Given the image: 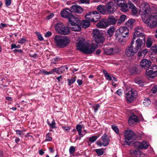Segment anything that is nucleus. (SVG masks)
<instances>
[{"instance_id": "44", "label": "nucleus", "mask_w": 157, "mask_h": 157, "mask_svg": "<svg viewBox=\"0 0 157 157\" xmlns=\"http://www.w3.org/2000/svg\"><path fill=\"white\" fill-rule=\"evenodd\" d=\"M36 34L38 37V40L41 41H43L44 40L43 38V37L42 35L40 33L36 32Z\"/></svg>"}, {"instance_id": "52", "label": "nucleus", "mask_w": 157, "mask_h": 157, "mask_svg": "<svg viewBox=\"0 0 157 157\" xmlns=\"http://www.w3.org/2000/svg\"><path fill=\"white\" fill-rule=\"evenodd\" d=\"M62 128L65 131L67 132L69 131L71 129V127L68 126H62Z\"/></svg>"}, {"instance_id": "8", "label": "nucleus", "mask_w": 157, "mask_h": 157, "mask_svg": "<svg viewBox=\"0 0 157 157\" xmlns=\"http://www.w3.org/2000/svg\"><path fill=\"white\" fill-rule=\"evenodd\" d=\"M143 30V29L141 27H137L135 29V31L132 40H133L134 42V40L136 39V37H139L137 40L139 39L141 40L143 43V45L144 44L145 36L144 34L142 33Z\"/></svg>"}, {"instance_id": "9", "label": "nucleus", "mask_w": 157, "mask_h": 157, "mask_svg": "<svg viewBox=\"0 0 157 157\" xmlns=\"http://www.w3.org/2000/svg\"><path fill=\"white\" fill-rule=\"evenodd\" d=\"M55 27L58 32L61 35H67L70 33L69 28L68 26H64L61 22L56 24Z\"/></svg>"}, {"instance_id": "42", "label": "nucleus", "mask_w": 157, "mask_h": 157, "mask_svg": "<svg viewBox=\"0 0 157 157\" xmlns=\"http://www.w3.org/2000/svg\"><path fill=\"white\" fill-rule=\"evenodd\" d=\"M135 22V20L134 19H131L129 20L126 22V24L128 26L132 25Z\"/></svg>"}, {"instance_id": "22", "label": "nucleus", "mask_w": 157, "mask_h": 157, "mask_svg": "<svg viewBox=\"0 0 157 157\" xmlns=\"http://www.w3.org/2000/svg\"><path fill=\"white\" fill-rule=\"evenodd\" d=\"M97 9L102 14H105L106 12V7L104 5H98L97 8Z\"/></svg>"}, {"instance_id": "16", "label": "nucleus", "mask_w": 157, "mask_h": 157, "mask_svg": "<svg viewBox=\"0 0 157 157\" xmlns=\"http://www.w3.org/2000/svg\"><path fill=\"white\" fill-rule=\"evenodd\" d=\"M138 117L135 114H132L128 119V123L130 126H132L133 124L139 121Z\"/></svg>"}, {"instance_id": "62", "label": "nucleus", "mask_w": 157, "mask_h": 157, "mask_svg": "<svg viewBox=\"0 0 157 157\" xmlns=\"http://www.w3.org/2000/svg\"><path fill=\"white\" fill-rule=\"evenodd\" d=\"M52 140V138L50 136H46L45 140L47 141H51Z\"/></svg>"}, {"instance_id": "4", "label": "nucleus", "mask_w": 157, "mask_h": 157, "mask_svg": "<svg viewBox=\"0 0 157 157\" xmlns=\"http://www.w3.org/2000/svg\"><path fill=\"white\" fill-rule=\"evenodd\" d=\"M97 47L95 44L92 45L90 47L87 44L85 45L83 41L80 40L78 43L77 48L81 52L86 54H90L94 51Z\"/></svg>"}, {"instance_id": "51", "label": "nucleus", "mask_w": 157, "mask_h": 157, "mask_svg": "<svg viewBox=\"0 0 157 157\" xmlns=\"http://www.w3.org/2000/svg\"><path fill=\"white\" fill-rule=\"evenodd\" d=\"M42 73H43L44 75H48L49 74H52V72L50 71H47L44 70H43L42 71Z\"/></svg>"}, {"instance_id": "3", "label": "nucleus", "mask_w": 157, "mask_h": 157, "mask_svg": "<svg viewBox=\"0 0 157 157\" xmlns=\"http://www.w3.org/2000/svg\"><path fill=\"white\" fill-rule=\"evenodd\" d=\"M134 42L132 40L131 42L130 45L128 46L126 49L125 54L128 57L133 56L139 50L141 49L143 45L142 41L139 39L137 40L135 44V47H133Z\"/></svg>"}, {"instance_id": "5", "label": "nucleus", "mask_w": 157, "mask_h": 157, "mask_svg": "<svg viewBox=\"0 0 157 157\" xmlns=\"http://www.w3.org/2000/svg\"><path fill=\"white\" fill-rule=\"evenodd\" d=\"M54 40L56 45L62 48L65 47L70 41L67 36H56Z\"/></svg>"}, {"instance_id": "53", "label": "nucleus", "mask_w": 157, "mask_h": 157, "mask_svg": "<svg viewBox=\"0 0 157 157\" xmlns=\"http://www.w3.org/2000/svg\"><path fill=\"white\" fill-rule=\"evenodd\" d=\"M52 35V33L50 31L47 32L45 34V36L46 37H48L51 36Z\"/></svg>"}, {"instance_id": "40", "label": "nucleus", "mask_w": 157, "mask_h": 157, "mask_svg": "<svg viewBox=\"0 0 157 157\" xmlns=\"http://www.w3.org/2000/svg\"><path fill=\"white\" fill-rule=\"evenodd\" d=\"M47 124L51 128H56V123L54 120H53L51 123H50L49 121H47Z\"/></svg>"}, {"instance_id": "32", "label": "nucleus", "mask_w": 157, "mask_h": 157, "mask_svg": "<svg viewBox=\"0 0 157 157\" xmlns=\"http://www.w3.org/2000/svg\"><path fill=\"white\" fill-rule=\"evenodd\" d=\"M104 149L103 148L98 149H95V151L96 152L98 155V156H100L104 154Z\"/></svg>"}, {"instance_id": "31", "label": "nucleus", "mask_w": 157, "mask_h": 157, "mask_svg": "<svg viewBox=\"0 0 157 157\" xmlns=\"http://www.w3.org/2000/svg\"><path fill=\"white\" fill-rule=\"evenodd\" d=\"M76 76H74L71 77V78L67 79V85L69 86H71L76 81Z\"/></svg>"}, {"instance_id": "25", "label": "nucleus", "mask_w": 157, "mask_h": 157, "mask_svg": "<svg viewBox=\"0 0 157 157\" xmlns=\"http://www.w3.org/2000/svg\"><path fill=\"white\" fill-rule=\"evenodd\" d=\"M92 11L89 12L88 13H87L85 16V18L86 20L90 22H93V20L94 19L93 18Z\"/></svg>"}, {"instance_id": "55", "label": "nucleus", "mask_w": 157, "mask_h": 157, "mask_svg": "<svg viewBox=\"0 0 157 157\" xmlns=\"http://www.w3.org/2000/svg\"><path fill=\"white\" fill-rule=\"evenodd\" d=\"M16 134L19 136H22L23 135V132L22 131L20 130H16Z\"/></svg>"}, {"instance_id": "43", "label": "nucleus", "mask_w": 157, "mask_h": 157, "mask_svg": "<svg viewBox=\"0 0 157 157\" xmlns=\"http://www.w3.org/2000/svg\"><path fill=\"white\" fill-rule=\"evenodd\" d=\"M153 72L155 74H157V66L155 65L153 66L150 68Z\"/></svg>"}, {"instance_id": "29", "label": "nucleus", "mask_w": 157, "mask_h": 157, "mask_svg": "<svg viewBox=\"0 0 157 157\" xmlns=\"http://www.w3.org/2000/svg\"><path fill=\"white\" fill-rule=\"evenodd\" d=\"M82 28H88L90 25V21L86 20H83L81 24Z\"/></svg>"}, {"instance_id": "11", "label": "nucleus", "mask_w": 157, "mask_h": 157, "mask_svg": "<svg viewBox=\"0 0 157 157\" xmlns=\"http://www.w3.org/2000/svg\"><path fill=\"white\" fill-rule=\"evenodd\" d=\"M101 141L98 140L96 142L97 145L100 147L102 146L104 147L107 146L109 144L110 142V139L109 136L106 133L104 134L101 138Z\"/></svg>"}, {"instance_id": "50", "label": "nucleus", "mask_w": 157, "mask_h": 157, "mask_svg": "<svg viewBox=\"0 0 157 157\" xmlns=\"http://www.w3.org/2000/svg\"><path fill=\"white\" fill-rule=\"evenodd\" d=\"M93 107L94 109V112L96 113L98 111V108H99L100 105L98 104L95 105L93 106Z\"/></svg>"}, {"instance_id": "64", "label": "nucleus", "mask_w": 157, "mask_h": 157, "mask_svg": "<svg viewBox=\"0 0 157 157\" xmlns=\"http://www.w3.org/2000/svg\"><path fill=\"white\" fill-rule=\"evenodd\" d=\"M11 49H12L14 48H18V47H17V46L15 44H12L11 45Z\"/></svg>"}, {"instance_id": "33", "label": "nucleus", "mask_w": 157, "mask_h": 157, "mask_svg": "<svg viewBox=\"0 0 157 157\" xmlns=\"http://www.w3.org/2000/svg\"><path fill=\"white\" fill-rule=\"evenodd\" d=\"M141 144L140 149H147L148 147V145L147 144V142L145 141H143L141 142Z\"/></svg>"}, {"instance_id": "46", "label": "nucleus", "mask_w": 157, "mask_h": 157, "mask_svg": "<svg viewBox=\"0 0 157 157\" xmlns=\"http://www.w3.org/2000/svg\"><path fill=\"white\" fill-rule=\"evenodd\" d=\"M75 151V147L73 146H71L70 147L69 151L70 154H72L74 153Z\"/></svg>"}, {"instance_id": "34", "label": "nucleus", "mask_w": 157, "mask_h": 157, "mask_svg": "<svg viewBox=\"0 0 157 157\" xmlns=\"http://www.w3.org/2000/svg\"><path fill=\"white\" fill-rule=\"evenodd\" d=\"M126 19V16L125 15H121L118 20V23L120 24L122 22H124Z\"/></svg>"}, {"instance_id": "13", "label": "nucleus", "mask_w": 157, "mask_h": 157, "mask_svg": "<svg viewBox=\"0 0 157 157\" xmlns=\"http://www.w3.org/2000/svg\"><path fill=\"white\" fill-rule=\"evenodd\" d=\"M106 12L109 13H113L117 8L116 5L113 2H109L106 5Z\"/></svg>"}, {"instance_id": "61", "label": "nucleus", "mask_w": 157, "mask_h": 157, "mask_svg": "<svg viewBox=\"0 0 157 157\" xmlns=\"http://www.w3.org/2000/svg\"><path fill=\"white\" fill-rule=\"evenodd\" d=\"M143 54L144 56L146 55L148 52V49H145L143 51H142Z\"/></svg>"}, {"instance_id": "41", "label": "nucleus", "mask_w": 157, "mask_h": 157, "mask_svg": "<svg viewBox=\"0 0 157 157\" xmlns=\"http://www.w3.org/2000/svg\"><path fill=\"white\" fill-rule=\"evenodd\" d=\"M152 44V42L151 41V39L149 38L148 39L146 44L147 47L148 48H150Z\"/></svg>"}, {"instance_id": "57", "label": "nucleus", "mask_w": 157, "mask_h": 157, "mask_svg": "<svg viewBox=\"0 0 157 157\" xmlns=\"http://www.w3.org/2000/svg\"><path fill=\"white\" fill-rule=\"evenodd\" d=\"M80 2L82 3L89 4L90 0H80Z\"/></svg>"}, {"instance_id": "19", "label": "nucleus", "mask_w": 157, "mask_h": 157, "mask_svg": "<svg viewBox=\"0 0 157 157\" xmlns=\"http://www.w3.org/2000/svg\"><path fill=\"white\" fill-rule=\"evenodd\" d=\"M93 18V22H97L99 21L101 19L100 14L97 11H92Z\"/></svg>"}, {"instance_id": "63", "label": "nucleus", "mask_w": 157, "mask_h": 157, "mask_svg": "<svg viewBox=\"0 0 157 157\" xmlns=\"http://www.w3.org/2000/svg\"><path fill=\"white\" fill-rule=\"evenodd\" d=\"M29 56L31 57H33L34 58H36L38 57L37 54L36 53H35L33 54H29Z\"/></svg>"}, {"instance_id": "47", "label": "nucleus", "mask_w": 157, "mask_h": 157, "mask_svg": "<svg viewBox=\"0 0 157 157\" xmlns=\"http://www.w3.org/2000/svg\"><path fill=\"white\" fill-rule=\"evenodd\" d=\"M151 49L154 52L157 53V45H154L151 48Z\"/></svg>"}, {"instance_id": "28", "label": "nucleus", "mask_w": 157, "mask_h": 157, "mask_svg": "<svg viewBox=\"0 0 157 157\" xmlns=\"http://www.w3.org/2000/svg\"><path fill=\"white\" fill-rule=\"evenodd\" d=\"M121 10L124 12L128 11L129 10V7L127 3H124L120 7Z\"/></svg>"}, {"instance_id": "37", "label": "nucleus", "mask_w": 157, "mask_h": 157, "mask_svg": "<svg viewBox=\"0 0 157 157\" xmlns=\"http://www.w3.org/2000/svg\"><path fill=\"white\" fill-rule=\"evenodd\" d=\"M112 129L117 134L119 133V130L118 127L114 124L111 125Z\"/></svg>"}, {"instance_id": "6", "label": "nucleus", "mask_w": 157, "mask_h": 157, "mask_svg": "<svg viewBox=\"0 0 157 157\" xmlns=\"http://www.w3.org/2000/svg\"><path fill=\"white\" fill-rule=\"evenodd\" d=\"M124 140L127 144L130 145L131 144L130 140H136L137 139V135L131 129H128L125 131L124 134Z\"/></svg>"}, {"instance_id": "30", "label": "nucleus", "mask_w": 157, "mask_h": 157, "mask_svg": "<svg viewBox=\"0 0 157 157\" xmlns=\"http://www.w3.org/2000/svg\"><path fill=\"white\" fill-rule=\"evenodd\" d=\"M115 30L114 27H112L109 28L107 32V33L109 37H111L113 35Z\"/></svg>"}, {"instance_id": "24", "label": "nucleus", "mask_w": 157, "mask_h": 157, "mask_svg": "<svg viewBox=\"0 0 157 157\" xmlns=\"http://www.w3.org/2000/svg\"><path fill=\"white\" fill-rule=\"evenodd\" d=\"M103 20V19H102L101 21L97 23V26L98 28H105L108 26L107 24L104 22Z\"/></svg>"}, {"instance_id": "17", "label": "nucleus", "mask_w": 157, "mask_h": 157, "mask_svg": "<svg viewBox=\"0 0 157 157\" xmlns=\"http://www.w3.org/2000/svg\"><path fill=\"white\" fill-rule=\"evenodd\" d=\"M70 9L72 12L77 13H81L83 11V9L82 7L77 5H73L71 7Z\"/></svg>"}, {"instance_id": "54", "label": "nucleus", "mask_w": 157, "mask_h": 157, "mask_svg": "<svg viewBox=\"0 0 157 157\" xmlns=\"http://www.w3.org/2000/svg\"><path fill=\"white\" fill-rule=\"evenodd\" d=\"M58 70H59V71H60L61 74L63 73L65 71L63 66H62L59 67H58Z\"/></svg>"}, {"instance_id": "35", "label": "nucleus", "mask_w": 157, "mask_h": 157, "mask_svg": "<svg viewBox=\"0 0 157 157\" xmlns=\"http://www.w3.org/2000/svg\"><path fill=\"white\" fill-rule=\"evenodd\" d=\"M114 3L116 5L117 7L118 6L120 7L124 3V2H123V1L122 0H114Z\"/></svg>"}, {"instance_id": "58", "label": "nucleus", "mask_w": 157, "mask_h": 157, "mask_svg": "<svg viewBox=\"0 0 157 157\" xmlns=\"http://www.w3.org/2000/svg\"><path fill=\"white\" fill-rule=\"evenodd\" d=\"M117 94L119 96H121L122 95V90L121 89H119L117 90L116 91Z\"/></svg>"}, {"instance_id": "23", "label": "nucleus", "mask_w": 157, "mask_h": 157, "mask_svg": "<svg viewBox=\"0 0 157 157\" xmlns=\"http://www.w3.org/2000/svg\"><path fill=\"white\" fill-rule=\"evenodd\" d=\"M146 74L148 77L151 78H153L157 76V74H155L152 71L149 69H147L146 72Z\"/></svg>"}, {"instance_id": "21", "label": "nucleus", "mask_w": 157, "mask_h": 157, "mask_svg": "<svg viewBox=\"0 0 157 157\" xmlns=\"http://www.w3.org/2000/svg\"><path fill=\"white\" fill-rule=\"evenodd\" d=\"M115 48L110 47H105L104 49V52L106 55L112 54Z\"/></svg>"}, {"instance_id": "2", "label": "nucleus", "mask_w": 157, "mask_h": 157, "mask_svg": "<svg viewBox=\"0 0 157 157\" xmlns=\"http://www.w3.org/2000/svg\"><path fill=\"white\" fill-rule=\"evenodd\" d=\"M114 35L115 39L122 45H124L126 42L124 39L128 36V29L126 27H121L116 31Z\"/></svg>"}, {"instance_id": "18", "label": "nucleus", "mask_w": 157, "mask_h": 157, "mask_svg": "<svg viewBox=\"0 0 157 157\" xmlns=\"http://www.w3.org/2000/svg\"><path fill=\"white\" fill-rule=\"evenodd\" d=\"M117 19L113 16H109L106 22L107 25H114L115 24Z\"/></svg>"}, {"instance_id": "38", "label": "nucleus", "mask_w": 157, "mask_h": 157, "mask_svg": "<svg viewBox=\"0 0 157 157\" xmlns=\"http://www.w3.org/2000/svg\"><path fill=\"white\" fill-rule=\"evenodd\" d=\"M135 82L136 83L139 85L140 86H142L144 85V82L142 79H135Z\"/></svg>"}, {"instance_id": "26", "label": "nucleus", "mask_w": 157, "mask_h": 157, "mask_svg": "<svg viewBox=\"0 0 157 157\" xmlns=\"http://www.w3.org/2000/svg\"><path fill=\"white\" fill-rule=\"evenodd\" d=\"M130 73L132 75L137 74L139 73L138 69L136 67H133L130 68L129 69Z\"/></svg>"}, {"instance_id": "12", "label": "nucleus", "mask_w": 157, "mask_h": 157, "mask_svg": "<svg viewBox=\"0 0 157 157\" xmlns=\"http://www.w3.org/2000/svg\"><path fill=\"white\" fill-rule=\"evenodd\" d=\"M61 15L63 17L67 18L69 21L74 18V16L71 13V10L68 8H66L61 11Z\"/></svg>"}, {"instance_id": "10", "label": "nucleus", "mask_w": 157, "mask_h": 157, "mask_svg": "<svg viewBox=\"0 0 157 157\" xmlns=\"http://www.w3.org/2000/svg\"><path fill=\"white\" fill-rule=\"evenodd\" d=\"M137 95L136 91L134 89H129L126 91V97L127 101L129 102H132L135 98Z\"/></svg>"}, {"instance_id": "49", "label": "nucleus", "mask_w": 157, "mask_h": 157, "mask_svg": "<svg viewBox=\"0 0 157 157\" xmlns=\"http://www.w3.org/2000/svg\"><path fill=\"white\" fill-rule=\"evenodd\" d=\"M59 58L58 57H56V58L52 59L51 63L52 64H56L58 61Z\"/></svg>"}, {"instance_id": "39", "label": "nucleus", "mask_w": 157, "mask_h": 157, "mask_svg": "<svg viewBox=\"0 0 157 157\" xmlns=\"http://www.w3.org/2000/svg\"><path fill=\"white\" fill-rule=\"evenodd\" d=\"M99 136H94L90 137L89 138V141L91 143L94 142L99 137Z\"/></svg>"}, {"instance_id": "59", "label": "nucleus", "mask_w": 157, "mask_h": 157, "mask_svg": "<svg viewBox=\"0 0 157 157\" xmlns=\"http://www.w3.org/2000/svg\"><path fill=\"white\" fill-rule=\"evenodd\" d=\"M26 40L25 39L22 38L19 40L18 43L22 44L25 42Z\"/></svg>"}, {"instance_id": "1", "label": "nucleus", "mask_w": 157, "mask_h": 157, "mask_svg": "<svg viewBox=\"0 0 157 157\" xmlns=\"http://www.w3.org/2000/svg\"><path fill=\"white\" fill-rule=\"evenodd\" d=\"M150 11V8L149 6L146 4L144 5V6L142 7V9L140 10L142 14L145 17L146 15L148 14ZM155 16H150L149 18H143V21L148 26L151 28H154L157 26V20L156 19Z\"/></svg>"}, {"instance_id": "20", "label": "nucleus", "mask_w": 157, "mask_h": 157, "mask_svg": "<svg viewBox=\"0 0 157 157\" xmlns=\"http://www.w3.org/2000/svg\"><path fill=\"white\" fill-rule=\"evenodd\" d=\"M129 8L131 9L132 13L133 15H136L137 12V9L134 4L130 2L128 3Z\"/></svg>"}, {"instance_id": "14", "label": "nucleus", "mask_w": 157, "mask_h": 157, "mask_svg": "<svg viewBox=\"0 0 157 157\" xmlns=\"http://www.w3.org/2000/svg\"><path fill=\"white\" fill-rule=\"evenodd\" d=\"M69 24L72 26L71 30L74 31H79L81 30V23L80 21H77L76 22L73 21L72 20L68 21Z\"/></svg>"}, {"instance_id": "45", "label": "nucleus", "mask_w": 157, "mask_h": 157, "mask_svg": "<svg viewBox=\"0 0 157 157\" xmlns=\"http://www.w3.org/2000/svg\"><path fill=\"white\" fill-rule=\"evenodd\" d=\"M151 93L153 94L157 93V85L154 86L151 90Z\"/></svg>"}, {"instance_id": "15", "label": "nucleus", "mask_w": 157, "mask_h": 157, "mask_svg": "<svg viewBox=\"0 0 157 157\" xmlns=\"http://www.w3.org/2000/svg\"><path fill=\"white\" fill-rule=\"evenodd\" d=\"M141 67L146 70L149 68L151 65V62L147 59H144L141 60L140 63Z\"/></svg>"}, {"instance_id": "60", "label": "nucleus", "mask_w": 157, "mask_h": 157, "mask_svg": "<svg viewBox=\"0 0 157 157\" xmlns=\"http://www.w3.org/2000/svg\"><path fill=\"white\" fill-rule=\"evenodd\" d=\"M105 77L106 78V79L108 81H110L112 80V78L109 75H108V74L106 75Z\"/></svg>"}, {"instance_id": "7", "label": "nucleus", "mask_w": 157, "mask_h": 157, "mask_svg": "<svg viewBox=\"0 0 157 157\" xmlns=\"http://www.w3.org/2000/svg\"><path fill=\"white\" fill-rule=\"evenodd\" d=\"M93 37L97 44H100L104 43L105 39L102 32L99 30L95 29L93 30Z\"/></svg>"}, {"instance_id": "56", "label": "nucleus", "mask_w": 157, "mask_h": 157, "mask_svg": "<svg viewBox=\"0 0 157 157\" xmlns=\"http://www.w3.org/2000/svg\"><path fill=\"white\" fill-rule=\"evenodd\" d=\"M6 1V5L7 6H10L11 4V0H5Z\"/></svg>"}, {"instance_id": "48", "label": "nucleus", "mask_w": 157, "mask_h": 157, "mask_svg": "<svg viewBox=\"0 0 157 157\" xmlns=\"http://www.w3.org/2000/svg\"><path fill=\"white\" fill-rule=\"evenodd\" d=\"M141 142H135L134 144V146L135 147L140 149V147H141Z\"/></svg>"}, {"instance_id": "36", "label": "nucleus", "mask_w": 157, "mask_h": 157, "mask_svg": "<svg viewBox=\"0 0 157 157\" xmlns=\"http://www.w3.org/2000/svg\"><path fill=\"white\" fill-rule=\"evenodd\" d=\"M143 103L146 106H147L151 104V101L148 98H146L144 99Z\"/></svg>"}, {"instance_id": "27", "label": "nucleus", "mask_w": 157, "mask_h": 157, "mask_svg": "<svg viewBox=\"0 0 157 157\" xmlns=\"http://www.w3.org/2000/svg\"><path fill=\"white\" fill-rule=\"evenodd\" d=\"M76 129L78 132V135L80 136V137L79 139V140H80L81 138L85 135V134H82V127L80 125L77 124L76 125Z\"/></svg>"}]
</instances>
